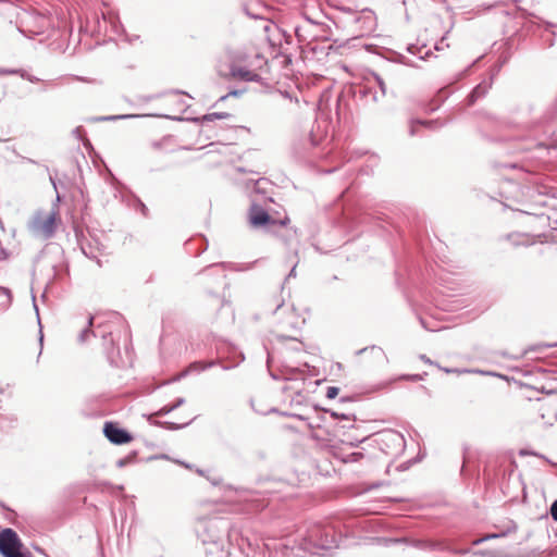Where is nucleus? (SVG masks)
Segmentation results:
<instances>
[{
    "mask_svg": "<svg viewBox=\"0 0 557 557\" xmlns=\"http://www.w3.org/2000/svg\"><path fill=\"white\" fill-rule=\"evenodd\" d=\"M29 81H30V82H37V81H38V78H37V77H30V78H29Z\"/></svg>",
    "mask_w": 557,
    "mask_h": 557,
    "instance_id": "56",
    "label": "nucleus"
},
{
    "mask_svg": "<svg viewBox=\"0 0 557 557\" xmlns=\"http://www.w3.org/2000/svg\"><path fill=\"white\" fill-rule=\"evenodd\" d=\"M363 454L361 451H354V453H350V454H347L345 457H344V462H358L359 460H361L363 458Z\"/></svg>",
    "mask_w": 557,
    "mask_h": 557,
    "instance_id": "24",
    "label": "nucleus"
},
{
    "mask_svg": "<svg viewBox=\"0 0 557 557\" xmlns=\"http://www.w3.org/2000/svg\"><path fill=\"white\" fill-rule=\"evenodd\" d=\"M20 24L17 29L25 36L39 35L48 25V20L42 15H34L24 11L18 16Z\"/></svg>",
    "mask_w": 557,
    "mask_h": 557,
    "instance_id": "5",
    "label": "nucleus"
},
{
    "mask_svg": "<svg viewBox=\"0 0 557 557\" xmlns=\"http://www.w3.org/2000/svg\"><path fill=\"white\" fill-rule=\"evenodd\" d=\"M329 412L335 419L352 420V421L356 420L355 414L342 413V412H338V411H335V410H329Z\"/></svg>",
    "mask_w": 557,
    "mask_h": 557,
    "instance_id": "26",
    "label": "nucleus"
},
{
    "mask_svg": "<svg viewBox=\"0 0 557 557\" xmlns=\"http://www.w3.org/2000/svg\"><path fill=\"white\" fill-rule=\"evenodd\" d=\"M42 343H44V334L41 332V330L39 331V344H40V350L42 349ZM41 354V351L39 352V355Z\"/></svg>",
    "mask_w": 557,
    "mask_h": 557,
    "instance_id": "45",
    "label": "nucleus"
},
{
    "mask_svg": "<svg viewBox=\"0 0 557 557\" xmlns=\"http://www.w3.org/2000/svg\"><path fill=\"white\" fill-rule=\"evenodd\" d=\"M240 94H242V91H239V90H232L227 95H224V96L220 97L219 101H224L230 96H235L236 97V96H238Z\"/></svg>",
    "mask_w": 557,
    "mask_h": 557,
    "instance_id": "37",
    "label": "nucleus"
},
{
    "mask_svg": "<svg viewBox=\"0 0 557 557\" xmlns=\"http://www.w3.org/2000/svg\"><path fill=\"white\" fill-rule=\"evenodd\" d=\"M445 39H446V35H445V36H443V37L440 39V41H437V42L435 44V46H434L435 50L441 51V50H443V49H444L443 44H444Z\"/></svg>",
    "mask_w": 557,
    "mask_h": 557,
    "instance_id": "38",
    "label": "nucleus"
},
{
    "mask_svg": "<svg viewBox=\"0 0 557 557\" xmlns=\"http://www.w3.org/2000/svg\"><path fill=\"white\" fill-rule=\"evenodd\" d=\"M295 320H296L295 314H294V313H290V314H289V319H288V324H289L290 326H293V327H295V324H296Z\"/></svg>",
    "mask_w": 557,
    "mask_h": 557,
    "instance_id": "41",
    "label": "nucleus"
},
{
    "mask_svg": "<svg viewBox=\"0 0 557 557\" xmlns=\"http://www.w3.org/2000/svg\"><path fill=\"white\" fill-rule=\"evenodd\" d=\"M306 140L310 144L311 147H314L317 145V141L312 137V135H309Z\"/></svg>",
    "mask_w": 557,
    "mask_h": 557,
    "instance_id": "42",
    "label": "nucleus"
},
{
    "mask_svg": "<svg viewBox=\"0 0 557 557\" xmlns=\"http://www.w3.org/2000/svg\"><path fill=\"white\" fill-rule=\"evenodd\" d=\"M470 553V549L468 548H454L451 546L450 554L463 556Z\"/></svg>",
    "mask_w": 557,
    "mask_h": 557,
    "instance_id": "33",
    "label": "nucleus"
},
{
    "mask_svg": "<svg viewBox=\"0 0 557 557\" xmlns=\"http://www.w3.org/2000/svg\"><path fill=\"white\" fill-rule=\"evenodd\" d=\"M34 308H35V310H36V312H37V317L39 318V314H38V308H37V305H36V304H34Z\"/></svg>",
    "mask_w": 557,
    "mask_h": 557,
    "instance_id": "57",
    "label": "nucleus"
},
{
    "mask_svg": "<svg viewBox=\"0 0 557 557\" xmlns=\"http://www.w3.org/2000/svg\"><path fill=\"white\" fill-rule=\"evenodd\" d=\"M425 363H430L432 364L433 362L425 356V355H421L420 357Z\"/></svg>",
    "mask_w": 557,
    "mask_h": 557,
    "instance_id": "47",
    "label": "nucleus"
},
{
    "mask_svg": "<svg viewBox=\"0 0 557 557\" xmlns=\"http://www.w3.org/2000/svg\"><path fill=\"white\" fill-rule=\"evenodd\" d=\"M401 379L416 382V381L421 380L422 376L420 374H406V375H403Z\"/></svg>",
    "mask_w": 557,
    "mask_h": 557,
    "instance_id": "35",
    "label": "nucleus"
},
{
    "mask_svg": "<svg viewBox=\"0 0 557 557\" xmlns=\"http://www.w3.org/2000/svg\"><path fill=\"white\" fill-rule=\"evenodd\" d=\"M296 34H297V36H300L298 27L296 28Z\"/></svg>",
    "mask_w": 557,
    "mask_h": 557,
    "instance_id": "60",
    "label": "nucleus"
},
{
    "mask_svg": "<svg viewBox=\"0 0 557 557\" xmlns=\"http://www.w3.org/2000/svg\"><path fill=\"white\" fill-rule=\"evenodd\" d=\"M377 443L381 449L388 455L397 456L404 451L406 446L405 437L401 433L387 430L379 434Z\"/></svg>",
    "mask_w": 557,
    "mask_h": 557,
    "instance_id": "4",
    "label": "nucleus"
},
{
    "mask_svg": "<svg viewBox=\"0 0 557 557\" xmlns=\"http://www.w3.org/2000/svg\"><path fill=\"white\" fill-rule=\"evenodd\" d=\"M218 72L220 76L237 78L245 82H258L260 79L259 74L255 71L246 66H238L234 63L230 65L228 72H224L222 69H219Z\"/></svg>",
    "mask_w": 557,
    "mask_h": 557,
    "instance_id": "9",
    "label": "nucleus"
},
{
    "mask_svg": "<svg viewBox=\"0 0 557 557\" xmlns=\"http://www.w3.org/2000/svg\"><path fill=\"white\" fill-rule=\"evenodd\" d=\"M403 541H405V539H401V540L400 539H396V540H394V542H403Z\"/></svg>",
    "mask_w": 557,
    "mask_h": 557,
    "instance_id": "59",
    "label": "nucleus"
},
{
    "mask_svg": "<svg viewBox=\"0 0 557 557\" xmlns=\"http://www.w3.org/2000/svg\"><path fill=\"white\" fill-rule=\"evenodd\" d=\"M484 542H486V541H485V536L474 540V541L472 542V544H473V545H480V544H482V543H484Z\"/></svg>",
    "mask_w": 557,
    "mask_h": 557,
    "instance_id": "43",
    "label": "nucleus"
},
{
    "mask_svg": "<svg viewBox=\"0 0 557 557\" xmlns=\"http://www.w3.org/2000/svg\"><path fill=\"white\" fill-rule=\"evenodd\" d=\"M220 363V361H216V360H212V361H208V362H202V361H194L191 362L188 368L180 375V377H184L186 376L188 373L190 372H201V371H205V370H208L210 368H212L213 366Z\"/></svg>",
    "mask_w": 557,
    "mask_h": 557,
    "instance_id": "15",
    "label": "nucleus"
},
{
    "mask_svg": "<svg viewBox=\"0 0 557 557\" xmlns=\"http://www.w3.org/2000/svg\"><path fill=\"white\" fill-rule=\"evenodd\" d=\"M230 116H231V114L227 112H213V113H208L201 117H197V119H195V121L212 122L214 120H225V119H228Z\"/></svg>",
    "mask_w": 557,
    "mask_h": 557,
    "instance_id": "21",
    "label": "nucleus"
},
{
    "mask_svg": "<svg viewBox=\"0 0 557 557\" xmlns=\"http://www.w3.org/2000/svg\"><path fill=\"white\" fill-rule=\"evenodd\" d=\"M367 350H371V351H373V352H376L377 355L385 356V354H384L383 349H382L381 347L375 346V345L370 346V347H364V348H362V349H359V350L357 351V355H362V354H363V352H366Z\"/></svg>",
    "mask_w": 557,
    "mask_h": 557,
    "instance_id": "28",
    "label": "nucleus"
},
{
    "mask_svg": "<svg viewBox=\"0 0 557 557\" xmlns=\"http://www.w3.org/2000/svg\"><path fill=\"white\" fill-rule=\"evenodd\" d=\"M239 531L233 525L230 519L223 517L209 518L200 523L198 537L202 544L211 542L233 541Z\"/></svg>",
    "mask_w": 557,
    "mask_h": 557,
    "instance_id": "2",
    "label": "nucleus"
},
{
    "mask_svg": "<svg viewBox=\"0 0 557 557\" xmlns=\"http://www.w3.org/2000/svg\"><path fill=\"white\" fill-rule=\"evenodd\" d=\"M480 59H481V57H480L478 60L473 61L472 65H473V64H476V62H478Z\"/></svg>",
    "mask_w": 557,
    "mask_h": 557,
    "instance_id": "61",
    "label": "nucleus"
},
{
    "mask_svg": "<svg viewBox=\"0 0 557 557\" xmlns=\"http://www.w3.org/2000/svg\"><path fill=\"white\" fill-rule=\"evenodd\" d=\"M109 362L114 367H123L124 362L121 359L120 351L117 350L116 354H114L113 350L107 352Z\"/></svg>",
    "mask_w": 557,
    "mask_h": 557,
    "instance_id": "22",
    "label": "nucleus"
},
{
    "mask_svg": "<svg viewBox=\"0 0 557 557\" xmlns=\"http://www.w3.org/2000/svg\"><path fill=\"white\" fill-rule=\"evenodd\" d=\"M277 338L282 342L287 343V348L294 351H302L305 349V345L302 342L298 341L295 336L289 335H277Z\"/></svg>",
    "mask_w": 557,
    "mask_h": 557,
    "instance_id": "17",
    "label": "nucleus"
},
{
    "mask_svg": "<svg viewBox=\"0 0 557 557\" xmlns=\"http://www.w3.org/2000/svg\"><path fill=\"white\" fill-rule=\"evenodd\" d=\"M55 212H51L48 216L37 213L29 223V230L44 238H50L55 231Z\"/></svg>",
    "mask_w": 557,
    "mask_h": 557,
    "instance_id": "6",
    "label": "nucleus"
},
{
    "mask_svg": "<svg viewBox=\"0 0 557 557\" xmlns=\"http://www.w3.org/2000/svg\"><path fill=\"white\" fill-rule=\"evenodd\" d=\"M249 221L251 225L255 227L265 226L274 222V220L271 218L268 211H265L262 207H260L257 203H252L250 207Z\"/></svg>",
    "mask_w": 557,
    "mask_h": 557,
    "instance_id": "10",
    "label": "nucleus"
},
{
    "mask_svg": "<svg viewBox=\"0 0 557 557\" xmlns=\"http://www.w3.org/2000/svg\"><path fill=\"white\" fill-rule=\"evenodd\" d=\"M136 454L134 453L133 455L131 456H127V457H124V458H121L116 461V466L119 468H123L125 467L126 465L131 463L133 461V459L135 458Z\"/></svg>",
    "mask_w": 557,
    "mask_h": 557,
    "instance_id": "31",
    "label": "nucleus"
},
{
    "mask_svg": "<svg viewBox=\"0 0 557 557\" xmlns=\"http://www.w3.org/2000/svg\"><path fill=\"white\" fill-rule=\"evenodd\" d=\"M550 516L555 521H557V499L554 500L550 506Z\"/></svg>",
    "mask_w": 557,
    "mask_h": 557,
    "instance_id": "36",
    "label": "nucleus"
},
{
    "mask_svg": "<svg viewBox=\"0 0 557 557\" xmlns=\"http://www.w3.org/2000/svg\"><path fill=\"white\" fill-rule=\"evenodd\" d=\"M296 267L297 264H295L292 270L289 271V273L287 274L286 278H285V282H287L290 277H296Z\"/></svg>",
    "mask_w": 557,
    "mask_h": 557,
    "instance_id": "39",
    "label": "nucleus"
},
{
    "mask_svg": "<svg viewBox=\"0 0 557 557\" xmlns=\"http://www.w3.org/2000/svg\"><path fill=\"white\" fill-rule=\"evenodd\" d=\"M0 293L5 296V301L2 304L4 308H8L12 301V295L9 288L0 286Z\"/></svg>",
    "mask_w": 557,
    "mask_h": 557,
    "instance_id": "27",
    "label": "nucleus"
},
{
    "mask_svg": "<svg viewBox=\"0 0 557 557\" xmlns=\"http://www.w3.org/2000/svg\"><path fill=\"white\" fill-rule=\"evenodd\" d=\"M79 245L83 253L89 258L97 261L100 265L99 255L101 253L102 245L97 239H94V243L87 239H79Z\"/></svg>",
    "mask_w": 557,
    "mask_h": 557,
    "instance_id": "13",
    "label": "nucleus"
},
{
    "mask_svg": "<svg viewBox=\"0 0 557 557\" xmlns=\"http://www.w3.org/2000/svg\"><path fill=\"white\" fill-rule=\"evenodd\" d=\"M81 132H82V128H81V127H76V128L74 129V132H73V133H74L76 136H79V135H81Z\"/></svg>",
    "mask_w": 557,
    "mask_h": 557,
    "instance_id": "52",
    "label": "nucleus"
},
{
    "mask_svg": "<svg viewBox=\"0 0 557 557\" xmlns=\"http://www.w3.org/2000/svg\"><path fill=\"white\" fill-rule=\"evenodd\" d=\"M505 534L504 533H491V534H487L485 535V541H488L491 539H497V537H500V536H504Z\"/></svg>",
    "mask_w": 557,
    "mask_h": 557,
    "instance_id": "40",
    "label": "nucleus"
},
{
    "mask_svg": "<svg viewBox=\"0 0 557 557\" xmlns=\"http://www.w3.org/2000/svg\"><path fill=\"white\" fill-rule=\"evenodd\" d=\"M372 76L375 86L380 89V95L376 91L372 94V100L377 102L386 96L387 88L384 79L379 74L373 73Z\"/></svg>",
    "mask_w": 557,
    "mask_h": 557,
    "instance_id": "16",
    "label": "nucleus"
},
{
    "mask_svg": "<svg viewBox=\"0 0 557 557\" xmlns=\"http://www.w3.org/2000/svg\"><path fill=\"white\" fill-rule=\"evenodd\" d=\"M443 370H444L446 373H457V372L459 373V372H460V371H459V370H457V369H448V368H445V369H443Z\"/></svg>",
    "mask_w": 557,
    "mask_h": 557,
    "instance_id": "46",
    "label": "nucleus"
},
{
    "mask_svg": "<svg viewBox=\"0 0 557 557\" xmlns=\"http://www.w3.org/2000/svg\"><path fill=\"white\" fill-rule=\"evenodd\" d=\"M416 49H417V47H416V46H413V45H410V46L408 47V51H409L410 53H414V50H416Z\"/></svg>",
    "mask_w": 557,
    "mask_h": 557,
    "instance_id": "51",
    "label": "nucleus"
},
{
    "mask_svg": "<svg viewBox=\"0 0 557 557\" xmlns=\"http://www.w3.org/2000/svg\"><path fill=\"white\" fill-rule=\"evenodd\" d=\"M184 404H185V398L178 397L173 404L165 405L162 408H160L156 412V414L159 416V417H163V416L172 412L173 410L177 409L178 407L183 406Z\"/></svg>",
    "mask_w": 557,
    "mask_h": 557,
    "instance_id": "19",
    "label": "nucleus"
},
{
    "mask_svg": "<svg viewBox=\"0 0 557 557\" xmlns=\"http://www.w3.org/2000/svg\"><path fill=\"white\" fill-rule=\"evenodd\" d=\"M255 59L256 62H250L249 65H256L257 67H261L265 63L264 58L260 54H256Z\"/></svg>",
    "mask_w": 557,
    "mask_h": 557,
    "instance_id": "34",
    "label": "nucleus"
},
{
    "mask_svg": "<svg viewBox=\"0 0 557 557\" xmlns=\"http://www.w3.org/2000/svg\"><path fill=\"white\" fill-rule=\"evenodd\" d=\"M94 319L95 318L92 315L88 318L87 326L85 329H83L81 331V333L78 334V338H77L78 342L81 344H84V343L88 342V339L91 336L97 337L98 335H100L103 338L104 344H107L108 337H110V343H111V345H113V339L111 337V335H112L111 332H109V333L103 332V333L100 334V333H98V331L92 330Z\"/></svg>",
    "mask_w": 557,
    "mask_h": 557,
    "instance_id": "12",
    "label": "nucleus"
},
{
    "mask_svg": "<svg viewBox=\"0 0 557 557\" xmlns=\"http://www.w3.org/2000/svg\"><path fill=\"white\" fill-rule=\"evenodd\" d=\"M260 182H261V178H260V180H256V181H255L256 186H259Z\"/></svg>",
    "mask_w": 557,
    "mask_h": 557,
    "instance_id": "58",
    "label": "nucleus"
},
{
    "mask_svg": "<svg viewBox=\"0 0 557 557\" xmlns=\"http://www.w3.org/2000/svg\"><path fill=\"white\" fill-rule=\"evenodd\" d=\"M371 89H372V87H367V88H364V91H363V92H364V95H366V94H368V92H372V91H371Z\"/></svg>",
    "mask_w": 557,
    "mask_h": 557,
    "instance_id": "54",
    "label": "nucleus"
},
{
    "mask_svg": "<svg viewBox=\"0 0 557 557\" xmlns=\"http://www.w3.org/2000/svg\"><path fill=\"white\" fill-rule=\"evenodd\" d=\"M221 367L223 370H230L232 368V366H227V364H224V363H221Z\"/></svg>",
    "mask_w": 557,
    "mask_h": 557,
    "instance_id": "53",
    "label": "nucleus"
},
{
    "mask_svg": "<svg viewBox=\"0 0 557 557\" xmlns=\"http://www.w3.org/2000/svg\"><path fill=\"white\" fill-rule=\"evenodd\" d=\"M282 96L285 97V98H289L290 99V96H289V94L287 91L283 92Z\"/></svg>",
    "mask_w": 557,
    "mask_h": 557,
    "instance_id": "55",
    "label": "nucleus"
},
{
    "mask_svg": "<svg viewBox=\"0 0 557 557\" xmlns=\"http://www.w3.org/2000/svg\"><path fill=\"white\" fill-rule=\"evenodd\" d=\"M267 361H268V363L270 362V354H268Z\"/></svg>",
    "mask_w": 557,
    "mask_h": 557,
    "instance_id": "62",
    "label": "nucleus"
},
{
    "mask_svg": "<svg viewBox=\"0 0 557 557\" xmlns=\"http://www.w3.org/2000/svg\"><path fill=\"white\" fill-rule=\"evenodd\" d=\"M284 305V300H281L276 306H275V309L273 310V313H276Z\"/></svg>",
    "mask_w": 557,
    "mask_h": 557,
    "instance_id": "44",
    "label": "nucleus"
},
{
    "mask_svg": "<svg viewBox=\"0 0 557 557\" xmlns=\"http://www.w3.org/2000/svg\"><path fill=\"white\" fill-rule=\"evenodd\" d=\"M420 126H424V127H428V128H436V127H438L441 125H440L437 120H429V121H425V120H411L410 121V125H409V135L410 136L418 135V131H419Z\"/></svg>",
    "mask_w": 557,
    "mask_h": 557,
    "instance_id": "14",
    "label": "nucleus"
},
{
    "mask_svg": "<svg viewBox=\"0 0 557 557\" xmlns=\"http://www.w3.org/2000/svg\"><path fill=\"white\" fill-rule=\"evenodd\" d=\"M338 534L333 522L306 523L294 536L265 544L271 557H301V553L319 555L338 546Z\"/></svg>",
    "mask_w": 557,
    "mask_h": 557,
    "instance_id": "1",
    "label": "nucleus"
},
{
    "mask_svg": "<svg viewBox=\"0 0 557 557\" xmlns=\"http://www.w3.org/2000/svg\"><path fill=\"white\" fill-rule=\"evenodd\" d=\"M103 434L115 445L127 444L133 440L132 434L127 430L120 428L117 423L111 421L104 423Z\"/></svg>",
    "mask_w": 557,
    "mask_h": 557,
    "instance_id": "7",
    "label": "nucleus"
},
{
    "mask_svg": "<svg viewBox=\"0 0 557 557\" xmlns=\"http://www.w3.org/2000/svg\"><path fill=\"white\" fill-rule=\"evenodd\" d=\"M361 16L356 18V22L362 21L366 30H371L374 26L375 17L371 10L364 9L361 11Z\"/></svg>",
    "mask_w": 557,
    "mask_h": 557,
    "instance_id": "18",
    "label": "nucleus"
},
{
    "mask_svg": "<svg viewBox=\"0 0 557 557\" xmlns=\"http://www.w3.org/2000/svg\"><path fill=\"white\" fill-rule=\"evenodd\" d=\"M140 209H141L143 214L146 215L148 209L143 202H140Z\"/></svg>",
    "mask_w": 557,
    "mask_h": 557,
    "instance_id": "49",
    "label": "nucleus"
},
{
    "mask_svg": "<svg viewBox=\"0 0 557 557\" xmlns=\"http://www.w3.org/2000/svg\"><path fill=\"white\" fill-rule=\"evenodd\" d=\"M0 554L3 557H28L29 555L24 549L18 534L11 528L0 531Z\"/></svg>",
    "mask_w": 557,
    "mask_h": 557,
    "instance_id": "3",
    "label": "nucleus"
},
{
    "mask_svg": "<svg viewBox=\"0 0 557 557\" xmlns=\"http://www.w3.org/2000/svg\"><path fill=\"white\" fill-rule=\"evenodd\" d=\"M412 546L419 549L429 550L431 546V540H414Z\"/></svg>",
    "mask_w": 557,
    "mask_h": 557,
    "instance_id": "25",
    "label": "nucleus"
},
{
    "mask_svg": "<svg viewBox=\"0 0 557 557\" xmlns=\"http://www.w3.org/2000/svg\"><path fill=\"white\" fill-rule=\"evenodd\" d=\"M505 62L506 60H504L500 64L496 65L492 70L488 82L483 81L472 89V91L467 97V106H473L479 99L483 98L488 92L493 85L495 76L498 74L500 67Z\"/></svg>",
    "mask_w": 557,
    "mask_h": 557,
    "instance_id": "8",
    "label": "nucleus"
},
{
    "mask_svg": "<svg viewBox=\"0 0 557 557\" xmlns=\"http://www.w3.org/2000/svg\"><path fill=\"white\" fill-rule=\"evenodd\" d=\"M189 423H190V421H189V422H186V423H183V424H177V423H174V422L165 421V422H163V423H161V424H162L163 426H165L168 430H172V431H174V430H180V429H182V428H184V426L188 425Z\"/></svg>",
    "mask_w": 557,
    "mask_h": 557,
    "instance_id": "29",
    "label": "nucleus"
},
{
    "mask_svg": "<svg viewBox=\"0 0 557 557\" xmlns=\"http://www.w3.org/2000/svg\"><path fill=\"white\" fill-rule=\"evenodd\" d=\"M474 555L482 556V557H497L498 553L491 549H481L473 553Z\"/></svg>",
    "mask_w": 557,
    "mask_h": 557,
    "instance_id": "30",
    "label": "nucleus"
},
{
    "mask_svg": "<svg viewBox=\"0 0 557 557\" xmlns=\"http://www.w3.org/2000/svg\"><path fill=\"white\" fill-rule=\"evenodd\" d=\"M339 393V388L337 386H329L326 389V397L329 399H334Z\"/></svg>",
    "mask_w": 557,
    "mask_h": 557,
    "instance_id": "32",
    "label": "nucleus"
},
{
    "mask_svg": "<svg viewBox=\"0 0 557 557\" xmlns=\"http://www.w3.org/2000/svg\"><path fill=\"white\" fill-rule=\"evenodd\" d=\"M13 73H15V71H8V70L0 69V74H13Z\"/></svg>",
    "mask_w": 557,
    "mask_h": 557,
    "instance_id": "50",
    "label": "nucleus"
},
{
    "mask_svg": "<svg viewBox=\"0 0 557 557\" xmlns=\"http://www.w3.org/2000/svg\"><path fill=\"white\" fill-rule=\"evenodd\" d=\"M136 114H121V115H108V116H101L98 117V121H116V120H125V119H133L137 117Z\"/></svg>",
    "mask_w": 557,
    "mask_h": 557,
    "instance_id": "23",
    "label": "nucleus"
},
{
    "mask_svg": "<svg viewBox=\"0 0 557 557\" xmlns=\"http://www.w3.org/2000/svg\"><path fill=\"white\" fill-rule=\"evenodd\" d=\"M233 541L211 542L203 544L206 557H230V546Z\"/></svg>",
    "mask_w": 557,
    "mask_h": 557,
    "instance_id": "11",
    "label": "nucleus"
},
{
    "mask_svg": "<svg viewBox=\"0 0 557 557\" xmlns=\"http://www.w3.org/2000/svg\"><path fill=\"white\" fill-rule=\"evenodd\" d=\"M451 545L446 540H431L430 552L450 553Z\"/></svg>",
    "mask_w": 557,
    "mask_h": 557,
    "instance_id": "20",
    "label": "nucleus"
},
{
    "mask_svg": "<svg viewBox=\"0 0 557 557\" xmlns=\"http://www.w3.org/2000/svg\"><path fill=\"white\" fill-rule=\"evenodd\" d=\"M356 521L355 520H349L347 524H345V528H354L355 527V523Z\"/></svg>",
    "mask_w": 557,
    "mask_h": 557,
    "instance_id": "48",
    "label": "nucleus"
}]
</instances>
